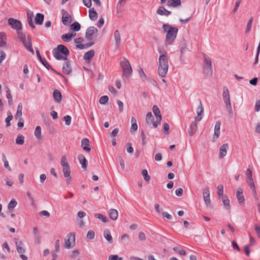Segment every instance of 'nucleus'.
Returning <instances> with one entry per match:
<instances>
[{"label": "nucleus", "mask_w": 260, "mask_h": 260, "mask_svg": "<svg viewBox=\"0 0 260 260\" xmlns=\"http://www.w3.org/2000/svg\"><path fill=\"white\" fill-rule=\"evenodd\" d=\"M162 28L163 32L166 34L165 40V45H171L177 37L178 28L168 24H164Z\"/></svg>", "instance_id": "nucleus-1"}, {"label": "nucleus", "mask_w": 260, "mask_h": 260, "mask_svg": "<svg viewBox=\"0 0 260 260\" xmlns=\"http://www.w3.org/2000/svg\"><path fill=\"white\" fill-rule=\"evenodd\" d=\"M167 54V52L165 51V54L161 55L158 59V73L161 77H164L168 71V58Z\"/></svg>", "instance_id": "nucleus-2"}, {"label": "nucleus", "mask_w": 260, "mask_h": 260, "mask_svg": "<svg viewBox=\"0 0 260 260\" xmlns=\"http://www.w3.org/2000/svg\"><path fill=\"white\" fill-rule=\"evenodd\" d=\"M53 56L57 60H67L69 54V49L62 45H59L52 50Z\"/></svg>", "instance_id": "nucleus-3"}, {"label": "nucleus", "mask_w": 260, "mask_h": 260, "mask_svg": "<svg viewBox=\"0 0 260 260\" xmlns=\"http://www.w3.org/2000/svg\"><path fill=\"white\" fill-rule=\"evenodd\" d=\"M120 64L122 71V78H129L133 73V70L129 62L126 58L123 57Z\"/></svg>", "instance_id": "nucleus-4"}, {"label": "nucleus", "mask_w": 260, "mask_h": 260, "mask_svg": "<svg viewBox=\"0 0 260 260\" xmlns=\"http://www.w3.org/2000/svg\"><path fill=\"white\" fill-rule=\"evenodd\" d=\"M18 36L25 48L32 54H34V51L32 47L31 40L29 36L26 37L25 35L22 32H18Z\"/></svg>", "instance_id": "nucleus-5"}, {"label": "nucleus", "mask_w": 260, "mask_h": 260, "mask_svg": "<svg viewBox=\"0 0 260 260\" xmlns=\"http://www.w3.org/2000/svg\"><path fill=\"white\" fill-rule=\"evenodd\" d=\"M223 100L225 105L226 109L229 112V115L232 117L233 116V110L230 102V96L229 94V91L227 88H223V91L222 93Z\"/></svg>", "instance_id": "nucleus-6"}, {"label": "nucleus", "mask_w": 260, "mask_h": 260, "mask_svg": "<svg viewBox=\"0 0 260 260\" xmlns=\"http://www.w3.org/2000/svg\"><path fill=\"white\" fill-rule=\"evenodd\" d=\"M203 73L206 76H210L213 73L212 61L207 56H204Z\"/></svg>", "instance_id": "nucleus-7"}, {"label": "nucleus", "mask_w": 260, "mask_h": 260, "mask_svg": "<svg viewBox=\"0 0 260 260\" xmlns=\"http://www.w3.org/2000/svg\"><path fill=\"white\" fill-rule=\"evenodd\" d=\"M84 42V39L82 37L76 38L74 40L76 48L79 49H84L88 48L93 45V42H90L86 44H82Z\"/></svg>", "instance_id": "nucleus-8"}, {"label": "nucleus", "mask_w": 260, "mask_h": 260, "mask_svg": "<svg viewBox=\"0 0 260 260\" xmlns=\"http://www.w3.org/2000/svg\"><path fill=\"white\" fill-rule=\"evenodd\" d=\"M8 23L13 29H15L17 31L18 35V32H21L20 31L22 28L21 23L19 20L10 18L8 20Z\"/></svg>", "instance_id": "nucleus-9"}, {"label": "nucleus", "mask_w": 260, "mask_h": 260, "mask_svg": "<svg viewBox=\"0 0 260 260\" xmlns=\"http://www.w3.org/2000/svg\"><path fill=\"white\" fill-rule=\"evenodd\" d=\"M98 32V30L96 27L94 26L89 27L86 30L85 37L88 40L91 41L96 37Z\"/></svg>", "instance_id": "nucleus-10"}, {"label": "nucleus", "mask_w": 260, "mask_h": 260, "mask_svg": "<svg viewBox=\"0 0 260 260\" xmlns=\"http://www.w3.org/2000/svg\"><path fill=\"white\" fill-rule=\"evenodd\" d=\"M62 18L61 20L62 23L66 25H69L73 21L71 15L67 11L64 10H61Z\"/></svg>", "instance_id": "nucleus-11"}, {"label": "nucleus", "mask_w": 260, "mask_h": 260, "mask_svg": "<svg viewBox=\"0 0 260 260\" xmlns=\"http://www.w3.org/2000/svg\"><path fill=\"white\" fill-rule=\"evenodd\" d=\"M153 112L155 115L156 122L153 123V127H157V126L160 123L161 120V115L159 109L157 106L154 105L153 107Z\"/></svg>", "instance_id": "nucleus-12"}, {"label": "nucleus", "mask_w": 260, "mask_h": 260, "mask_svg": "<svg viewBox=\"0 0 260 260\" xmlns=\"http://www.w3.org/2000/svg\"><path fill=\"white\" fill-rule=\"evenodd\" d=\"M203 196L205 204L207 207L210 205V191L209 187H206L203 190Z\"/></svg>", "instance_id": "nucleus-13"}, {"label": "nucleus", "mask_w": 260, "mask_h": 260, "mask_svg": "<svg viewBox=\"0 0 260 260\" xmlns=\"http://www.w3.org/2000/svg\"><path fill=\"white\" fill-rule=\"evenodd\" d=\"M196 113L197 114V116L195 117L194 120H196V121L199 122L202 120L204 113V107L201 100H200L199 106L196 109Z\"/></svg>", "instance_id": "nucleus-14"}, {"label": "nucleus", "mask_w": 260, "mask_h": 260, "mask_svg": "<svg viewBox=\"0 0 260 260\" xmlns=\"http://www.w3.org/2000/svg\"><path fill=\"white\" fill-rule=\"evenodd\" d=\"M229 149V145L228 143H225L222 145L219 148V153L218 157L220 159L223 158L227 154V151Z\"/></svg>", "instance_id": "nucleus-15"}, {"label": "nucleus", "mask_w": 260, "mask_h": 260, "mask_svg": "<svg viewBox=\"0 0 260 260\" xmlns=\"http://www.w3.org/2000/svg\"><path fill=\"white\" fill-rule=\"evenodd\" d=\"M145 120L146 126L149 127H151V125H152V126H153V123L156 122V120L154 121V118L153 117L151 112L147 113L146 116Z\"/></svg>", "instance_id": "nucleus-16"}, {"label": "nucleus", "mask_w": 260, "mask_h": 260, "mask_svg": "<svg viewBox=\"0 0 260 260\" xmlns=\"http://www.w3.org/2000/svg\"><path fill=\"white\" fill-rule=\"evenodd\" d=\"M221 122L218 121L216 122L214 126V132L213 137V140L215 141L218 138L220 135V128Z\"/></svg>", "instance_id": "nucleus-17"}, {"label": "nucleus", "mask_w": 260, "mask_h": 260, "mask_svg": "<svg viewBox=\"0 0 260 260\" xmlns=\"http://www.w3.org/2000/svg\"><path fill=\"white\" fill-rule=\"evenodd\" d=\"M198 121H194L190 125L189 129L188 130V134L190 136H192L197 131L198 127Z\"/></svg>", "instance_id": "nucleus-18"}, {"label": "nucleus", "mask_w": 260, "mask_h": 260, "mask_svg": "<svg viewBox=\"0 0 260 260\" xmlns=\"http://www.w3.org/2000/svg\"><path fill=\"white\" fill-rule=\"evenodd\" d=\"M17 250L18 252L20 254V257L23 260H27V257L23 254L25 252L23 245H17Z\"/></svg>", "instance_id": "nucleus-19"}, {"label": "nucleus", "mask_w": 260, "mask_h": 260, "mask_svg": "<svg viewBox=\"0 0 260 260\" xmlns=\"http://www.w3.org/2000/svg\"><path fill=\"white\" fill-rule=\"evenodd\" d=\"M66 61L62 67V72L66 75H69L72 72V68L69 61L67 60Z\"/></svg>", "instance_id": "nucleus-20"}, {"label": "nucleus", "mask_w": 260, "mask_h": 260, "mask_svg": "<svg viewBox=\"0 0 260 260\" xmlns=\"http://www.w3.org/2000/svg\"><path fill=\"white\" fill-rule=\"evenodd\" d=\"M236 197L239 204H242L244 202V197L243 193V190L239 188L236 191Z\"/></svg>", "instance_id": "nucleus-21"}, {"label": "nucleus", "mask_w": 260, "mask_h": 260, "mask_svg": "<svg viewBox=\"0 0 260 260\" xmlns=\"http://www.w3.org/2000/svg\"><path fill=\"white\" fill-rule=\"evenodd\" d=\"M62 171H63L64 176L67 178V183H70V182L71 181V177H70L71 170H70V166L63 167Z\"/></svg>", "instance_id": "nucleus-22"}, {"label": "nucleus", "mask_w": 260, "mask_h": 260, "mask_svg": "<svg viewBox=\"0 0 260 260\" xmlns=\"http://www.w3.org/2000/svg\"><path fill=\"white\" fill-rule=\"evenodd\" d=\"M53 96L55 101L57 103H60L62 100V95L60 91L57 89H55L53 91Z\"/></svg>", "instance_id": "nucleus-23"}, {"label": "nucleus", "mask_w": 260, "mask_h": 260, "mask_svg": "<svg viewBox=\"0 0 260 260\" xmlns=\"http://www.w3.org/2000/svg\"><path fill=\"white\" fill-rule=\"evenodd\" d=\"M65 244H75V235L74 234H69L64 239Z\"/></svg>", "instance_id": "nucleus-24"}, {"label": "nucleus", "mask_w": 260, "mask_h": 260, "mask_svg": "<svg viewBox=\"0 0 260 260\" xmlns=\"http://www.w3.org/2000/svg\"><path fill=\"white\" fill-rule=\"evenodd\" d=\"M81 147L82 148L87 152L90 151L89 147V141L87 138H84L81 141Z\"/></svg>", "instance_id": "nucleus-25"}, {"label": "nucleus", "mask_w": 260, "mask_h": 260, "mask_svg": "<svg viewBox=\"0 0 260 260\" xmlns=\"http://www.w3.org/2000/svg\"><path fill=\"white\" fill-rule=\"evenodd\" d=\"M114 38L116 43V47H118L121 43V35L118 30H116L114 33Z\"/></svg>", "instance_id": "nucleus-26"}, {"label": "nucleus", "mask_w": 260, "mask_h": 260, "mask_svg": "<svg viewBox=\"0 0 260 260\" xmlns=\"http://www.w3.org/2000/svg\"><path fill=\"white\" fill-rule=\"evenodd\" d=\"M78 160L83 169L87 168V160L83 154H79L78 156Z\"/></svg>", "instance_id": "nucleus-27"}, {"label": "nucleus", "mask_w": 260, "mask_h": 260, "mask_svg": "<svg viewBox=\"0 0 260 260\" xmlns=\"http://www.w3.org/2000/svg\"><path fill=\"white\" fill-rule=\"evenodd\" d=\"M98 14L94 10V8L90 9L89 10V17L92 21H95L98 18Z\"/></svg>", "instance_id": "nucleus-28"}, {"label": "nucleus", "mask_w": 260, "mask_h": 260, "mask_svg": "<svg viewBox=\"0 0 260 260\" xmlns=\"http://www.w3.org/2000/svg\"><path fill=\"white\" fill-rule=\"evenodd\" d=\"M157 13L160 15L168 16L171 14V12L168 11L163 7H160L157 10Z\"/></svg>", "instance_id": "nucleus-29"}, {"label": "nucleus", "mask_w": 260, "mask_h": 260, "mask_svg": "<svg viewBox=\"0 0 260 260\" xmlns=\"http://www.w3.org/2000/svg\"><path fill=\"white\" fill-rule=\"evenodd\" d=\"M247 182L249 187L252 189L253 192L255 196V197L257 200V198L256 197V191L254 185V183L253 179H249L247 180Z\"/></svg>", "instance_id": "nucleus-30"}, {"label": "nucleus", "mask_w": 260, "mask_h": 260, "mask_svg": "<svg viewBox=\"0 0 260 260\" xmlns=\"http://www.w3.org/2000/svg\"><path fill=\"white\" fill-rule=\"evenodd\" d=\"M109 215L111 219L116 220L118 215V211L116 209H111L109 211Z\"/></svg>", "instance_id": "nucleus-31"}, {"label": "nucleus", "mask_w": 260, "mask_h": 260, "mask_svg": "<svg viewBox=\"0 0 260 260\" xmlns=\"http://www.w3.org/2000/svg\"><path fill=\"white\" fill-rule=\"evenodd\" d=\"M6 35L5 32H0V47H4L6 45Z\"/></svg>", "instance_id": "nucleus-32"}, {"label": "nucleus", "mask_w": 260, "mask_h": 260, "mask_svg": "<svg viewBox=\"0 0 260 260\" xmlns=\"http://www.w3.org/2000/svg\"><path fill=\"white\" fill-rule=\"evenodd\" d=\"M181 5L180 0H169L167 6L169 7H176Z\"/></svg>", "instance_id": "nucleus-33"}, {"label": "nucleus", "mask_w": 260, "mask_h": 260, "mask_svg": "<svg viewBox=\"0 0 260 260\" xmlns=\"http://www.w3.org/2000/svg\"><path fill=\"white\" fill-rule=\"evenodd\" d=\"M44 15L41 13H38L35 17V22L37 24L41 25L42 24L44 20Z\"/></svg>", "instance_id": "nucleus-34"}, {"label": "nucleus", "mask_w": 260, "mask_h": 260, "mask_svg": "<svg viewBox=\"0 0 260 260\" xmlns=\"http://www.w3.org/2000/svg\"><path fill=\"white\" fill-rule=\"evenodd\" d=\"M138 73L140 77V78L143 80V81H149V78L146 75V74L144 73L143 70L140 68L138 69Z\"/></svg>", "instance_id": "nucleus-35"}, {"label": "nucleus", "mask_w": 260, "mask_h": 260, "mask_svg": "<svg viewBox=\"0 0 260 260\" xmlns=\"http://www.w3.org/2000/svg\"><path fill=\"white\" fill-rule=\"evenodd\" d=\"M95 54V52L93 50H90L86 52L84 55V59L85 60H89L92 58Z\"/></svg>", "instance_id": "nucleus-36"}, {"label": "nucleus", "mask_w": 260, "mask_h": 260, "mask_svg": "<svg viewBox=\"0 0 260 260\" xmlns=\"http://www.w3.org/2000/svg\"><path fill=\"white\" fill-rule=\"evenodd\" d=\"M34 135L38 140L42 139L41 127L40 126H37L36 127L34 132Z\"/></svg>", "instance_id": "nucleus-37"}, {"label": "nucleus", "mask_w": 260, "mask_h": 260, "mask_svg": "<svg viewBox=\"0 0 260 260\" xmlns=\"http://www.w3.org/2000/svg\"><path fill=\"white\" fill-rule=\"evenodd\" d=\"M22 111V105L21 103H19L17 107V112L15 115V118L16 119L21 118Z\"/></svg>", "instance_id": "nucleus-38"}, {"label": "nucleus", "mask_w": 260, "mask_h": 260, "mask_svg": "<svg viewBox=\"0 0 260 260\" xmlns=\"http://www.w3.org/2000/svg\"><path fill=\"white\" fill-rule=\"evenodd\" d=\"M70 28L71 30L78 31L81 28V26L78 22H75L70 25Z\"/></svg>", "instance_id": "nucleus-39"}, {"label": "nucleus", "mask_w": 260, "mask_h": 260, "mask_svg": "<svg viewBox=\"0 0 260 260\" xmlns=\"http://www.w3.org/2000/svg\"><path fill=\"white\" fill-rule=\"evenodd\" d=\"M33 13L32 12H28L27 13V20L29 25L32 28H35V25L32 22V17H33Z\"/></svg>", "instance_id": "nucleus-40"}, {"label": "nucleus", "mask_w": 260, "mask_h": 260, "mask_svg": "<svg viewBox=\"0 0 260 260\" xmlns=\"http://www.w3.org/2000/svg\"><path fill=\"white\" fill-rule=\"evenodd\" d=\"M104 236L105 238L109 242H111L112 237L109 230H106L104 232Z\"/></svg>", "instance_id": "nucleus-41"}, {"label": "nucleus", "mask_w": 260, "mask_h": 260, "mask_svg": "<svg viewBox=\"0 0 260 260\" xmlns=\"http://www.w3.org/2000/svg\"><path fill=\"white\" fill-rule=\"evenodd\" d=\"M8 116L5 119V122L6 123V126H9L11 124L10 121L13 119V115L10 111H8L7 112Z\"/></svg>", "instance_id": "nucleus-42"}, {"label": "nucleus", "mask_w": 260, "mask_h": 260, "mask_svg": "<svg viewBox=\"0 0 260 260\" xmlns=\"http://www.w3.org/2000/svg\"><path fill=\"white\" fill-rule=\"evenodd\" d=\"M24 137L22 135H19L16 139V143L18 145H23L24 143Z\"/></svg>", "instance_id": "nucleus-43"}, {"label": "nucleus", "mask_w": 260, "mask_h": 260, "mask_svg": "<svg viewBox=\"0 0 260 260\" xmlns=\"http://www.w3.org/2000/svg\"><path fill=\"white\" fill-rule=\"evenodd\" d=\"M94 216H95V217L99 219L100 220H101L102 222H103L104 223L107 222L108 220L107 217L105 215L101 214H95L94 215Z\"/></svg>", "instance_id": "nucleus-44"}, {"label": "nucleus", "mask_w": 260, "mask_h": 260, "mask_svg": "<svg viewBox=\"0 0 260 260\" xmlns=\"http://www.w3.org/2000/svg\"><path fill=\"white\" fill-rule=\"evenodd\" d=\"M6 96L8 100L9 104L10 105H11L13 104V99L12 95L11 94L10 90L9 88H8V89L6 91Z\"/></svg>", "instance_id": "nucleus-45"}, {"label": "nucleus", "mask_w": 260, "mask_h": 260, "mask_svg": "<svg viewBox=\"0 0 260 260\" xmlns=\"http://www.w3.org/2000/svg\"><path fill=\"white\" fill-rule=\"evenodd\" d=\"M60 164H61V166L62 167V168L70 166L68 164V159L65 156H62L61 157V160H60Z\"/></svg>", "instance_id": "nucleus-46"}, {"label": "nucleus", "mask_w": 260, "mask_h": 260, "mask_svg": "<svg viewBox=\"0 0 260 260\" xmlns=\"http://www.w3.org/2000/svg\"><path fill=\"white\" fill-rule=\"evenodd\" d=\"M223 204L226 208H230V200L227 197L223 196L222 198Z\"/></svg>", "instance_id": "nucleus-47"}, {"label": "nucleus", "mask_w": 260, "mask_h": 260, "mask_svg": "<svg viewBox=\"0 0 260 260\" xmlns=\"http://www.w3.org/2000/svg\"><path fill=\"white\" fill-rule=\"evenodd\" d=\"M142 175L144 178V179L147 181L149 182L150 180V176L148 175V172L146 170H143L142 172Z\"/></svg>", "instance_id": "nucleus-48"}, {"label": "nucleus", "mask_w": 260, "mask_h": 260, "mask_svg": "<svg viewBox=\"0 0 260 260\" xmlns=\"http://www.w3.org/2000/svg\"><path fill=\"white\" fill-rule=\"evenodd\" d=\"M253 17H251L249 19V21L248 22V23H247V26H246V29H245V32L246 33H248L251 30V27H252V22H253Z\"/></svg>", "instance_id": "nucleus-49"}, {"label": "nucleus", "mask_w": 260, "mask_h": 260, "mask_svg": "<svg viewBox=\"0 0 260 260\" xmlns=\"http://www.w3.org/2000/svg\"><path fill=\"white\" fill-rule=\"evenodd\" d=\"M17 204L15 200H12L9 203L8 208L9 210L14 208Z\"/></svg>", "instance_id": "nucleus-50"}, {"label": "nucleus", "mask_w": 260, "mask_h": 260, "mask_svg": "<svg viewBox=\"0 0 260 260\" xmlns=\"http://www.w3.org/2000/svg\"><path fill=\"white\" fill-rule=\"evenodd\" d=\"M61 39L64 41L67 42H69L72 40L71 36L69 33H67L66 34H63L61 36Z\"/></svg>", "instance_id": "nucleus-51"}, {"label": "nucleus", "mask_w": 260, "mask_h": 260, "mask_svg": "<svg viewBox=\"0 0 260 260\" xmlns=\"http://www.w3.org/2000/svg\"><path fill=\"white\" fill-rule=\"evenodd\" d=\"M109 98L106 95L102 96L100 98L99 102L101 104L103 105L105 104L108 101Z\"/></svg>", "instance_id": "nucleus-52"}, {"label": "nucleus", "mask_w": 260, "mask_h": 260, "mask_svg": "<svg viewBox=\"0 0 260 260\" xmlns=\"http://www.w3.org/2000/svg\"><path fill=\"white\" fill-rule=\"evenodd\" d=\"M217 194L218 196H223V186L222 185H218L217 187Z\"/></svg>", "instance_id": "nucleus-53"}, {"label": "nucleus", "mask_w": 260, "mask_h": 260, "mask_svg": "<svg viewBox=\"0 0 260 260\" xmlns=\"http://www.w3.org/2000/svg\"><path fill=\"white\" fill-rule=\"evenodd\" d=\"M71 117L69 115H66L63 117V120L65 121L66 124L69 125L71 122Z\"/></svg>", "instance_id": "nucleus-54"}, {"label": "nucleus", "mask_w": 260, "mask_h": 260, "mask_svg": "<svg viewBox=\"0 0 260 260\" xmlns=\"http://www.w3.org/2000/svg\"><path fill=\"white\" fill-rule=\"evenodd\" d=\"M95 234L92 230H89L87 234V238L88 239H93L94 237Z\"/></svg>", "instance_id": "nucleus-55"}, {"label": "nucleus", "mask_w": 260, "mask_h": 260, "mask_svg": "<svg viewBox=\"0 0 260 260\" xmlns=\"http://www.w3.org/2000/svg\"><path fill=\"white\" fill-rule=\"evenodd\" d=\"M126 150L128 153H133L134 149H133L132 144L131 143H127Z\"/></svg>", "instance_id": "nucleus-56"}, {"label": "nucleus", "mask_w": 260, "mask_h": 260, "mask_svg": "<svg viewBox=\"0 0 260 260\" xmlns=\"http://www.w3.org/2000/svg\"><path fill=\"white\" fill-rule=\"evenodd\" d=\"M117 103L118 105L119 112H122L123 110V103L119 100H117Z\"/></svg>", "instance_id": "nucleus-57"}, {"label": "nucleus", "mask_w": 260, "mask_h": 260, "mask_svg": "<svg viewBox=\"0 0 260 260\" xmlns=\"http://www.w3.org/2000/svg\"><path fill=\"white\" fill-rule=\"evenodd\" d=\"M183 190L182 188H179L175 191V194L177 196L180 197L183 194Z\"/></svg>", "instance_id": "nucleus-58"}, {"label": "nucleus", "mask_w": 260, "mask_h": 260, "mask_svg": "<svg viewBox=\"0 0 260 260\" xmlns=\"http://www.w3.org/2000/svg\"><path fill=\"white\" fill-rule=\"evenodd\" d=\"M91 1L92 0H83V2L86 7L90 8L92 5Z\"/></svg>", "instance_id": "nucleus-59"}, {"label": "nucleus", "mask_w": 260, "mask_h": 260, "mask_svg": "<svg viewBox=\"0 0 260 260\" xmlns=\"http://www.w3.org/2000/svg\"><path fill=\"white\" fill-rule=\"evenodd\" d=\"M39 214L42 216H46L49 217L50 216V213L48 211L46 210H43L39 212Z\"/></svg>", "instance_id": "nucleus-60"}, {"label": "nucleus", "mask_w": 260, "mask_h": 260, "mask_svg": "<svg viewBox=\"0 0 260 260\" xmlns=\"http://www.w3.org/2000/svg\"><path fill=\"white\" fill-rule=\"evenodd\" d=\"M169 125L167 123H165L164 124V133L165 134H168V131H169Z\"/></svg>", "instance_id": "nucleus-61"}, {"label": "nucleus", "mask_w": 260, "mask_h": 260, "mask_svg": "<svg viewBox=\"0 0 260 260\" xmlns=\"http://www.w3.org/2000/svg\"><path fill=\"white\" fill-rule=\"evenodd\" d=\"M109 260H122V258L119 257L117 255H112L109 257Z\"/></svg>", "instance_id": "nucleus-62"}, {"label": "nucleus", "mask_w": 260, "mask_h": 260, "mask_svg": "<svg viewBox=\"0 0 260 260\" xmlns=\"http://www.w3.org/2000/svg\"><path fill=\"white\" fill-rule=\"evenodd\" d=\"M244 250L245 253L246 254V255L249 256L250 254V247H249V245H246L244 247Z\"/></svg>", "instance_id": "nucleus-63"}, {"label": "nucleus", "mask_w": 260, "mask_h": 260, "mask_svg": "<svg viewBox=\"0 0 260 260\" xmlns=\"http://www.w3.org/2000/svg\"><path fill=\"white\" fill-rule=\"evenodd\" d=\"M255 110L256 112L260 110V100L257 101L255 105Z\"/></svg>", "instance_id": "nucleus-64"}]
</instances>
